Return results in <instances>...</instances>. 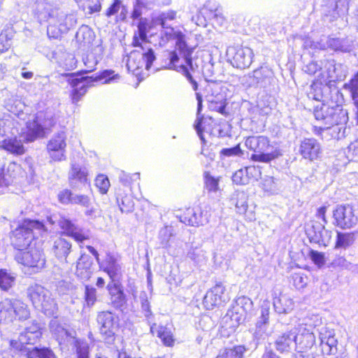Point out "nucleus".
I'll use <instances>...</instances> for the list:
<instances>
[{"mask_svg": "<svg viewBox=\"0 0 358 358\" xmlns=\"http://www.w3.org/2000/svg\"><path fill=\"white\" fill-rule=\"evenodd\" d=\"M176 48L179 52L180 56L184 58L186 64L177 65L179 57L176 51H165L164 56L167 59L168 62H166L164 67L181 73L192 85L193 90L196 91L198 83L192 74L198 67L197 65H194L192 62V54L194 48L187 46L184 36L181 34L177 37Z\"/></svg>", "mask_w": 358, "mask_h": 358, "instance_id": "1", "label": "nucleus"}, {"mask_svg": "<svg viewBox=\"0 0 358 358\" xmlns=\"http://www.w3.org/2000/svg\"><path fill=\"white\" fill-rule=\"evenodd\" d=\"M244 144L254 152L250 157L253 162L269 163L282 155L279 148L266 136H248L245 138Z\"/></svg>", "mask_w": 358, "mask_h": 358, "instance_id": "2", "label": "nucleus"}, {"mask_svg": "<svg viewBox=\"0 0 358 358\" xmlns=\"http://www.w3.org/2000/svg\"><path fill=\"white\" fill-rule=\"evenodd\" d=\"M46 231L43 222L38 220H25L12 233L11 244L18 251L31 246L36 237Z\"/></svg>", "mask_w": 358, "mask_h": 358, "instance_id": "3", "label": "nucleus"}, {"mask_svg": "<svg viewBox=\"0 0 358 358\" xmlns=\"http://www.w3.org/2000/svg\"><path fill=\"white\" fill-rule=\"evenodd\" d=\"M313 113L317 120L324 123V127L319 128L320 131L330 129L334 125L345 124L348 120L347 111L338 104L331 106L320 103L315 107Z\"/></svg>", "mask_w": 358, "mask_h": 358, "instance_id": "4", "label": "nucleus"}, {"mask_svg": "<svg viewBox=\"0 0 358 358\" xmlns=\"http://www.w3.org/2000/svg\"><path fill=\"white\" fill-rule=\"evenodd\" d=\"M27 294L35 308L48 316H52L55 313L57 309V303L50 292L42 285L36 283L29 285L27 289Z\"/></svg>", "mask_w": 358, "mask_h": 358, "instance_id": "5", "label": "nucleus"}, {"mask_svg": "<svg viewBox=\"0 0 358 358\" xmlns=\"http://www.w3.org/2000/svg\"><path fill=\"white\" fill-rule=\"evenodd\" d=\"M104 79L105 83H110L119 79L118 74H114L111 70H105L99 76H86L80 78H75L70 80L69 83L73 88L71 92L72 103L76 104L87 92V88L94 82Z\"/></svg>", "mask_w": 358, "mask_h": 358, "instance_id": "6", "label": "nucleus"}, {"mask_svg": "<svg viewBox=\"0 0 358 358\" xmlns=\"http://www.w3.org/2000/svg\"><path fill=\"white\" fill-rule=\"evenodd\" d=\"M57 122L52 112H39L27 122L26 139L29 142L43 136L45 130L50 129Z\"/></svg>", "mask_w": 358, "mask_h": 358, "instance_id": "7", "label": "nucleus"}, {"mask_svg": "<svg viewBox=\"0 0 358 358\" xmlns=\"http://www.w3.org/2000/svg\"><path fill=\"white\" fill-rule=\"evenodd\" d=\"M29 317L28 306L22 301L7 298L0 302V324H10L16 318L23 320Z\"/></svg>", "mask_w": 358, "mask_h": 358, "instance_id": "8", "label": "nucleus"}, {"mask_svg": "<svg viewBox=\"0 0 358 358\" xmlns=\"http://www.w3.org/2000/svg\"><path fill=\"white\" fill-rule=\"evenodd\" d=\"M140 50H135L128 55L127 67L129 71L135 73V71L142 69L144 66L149 70L155 60L156 57L153 50L143 45L138 46Z\"/></svg>", "mask_w": 358, "mask_h": 358, "instance_id": "9", "label": "nucleus"}, {"mask_svg": "<svg viewBox=\"0 0 358 358\" xmlns=\"http://www.w3.org/2000/svg\"><path fill=\"white\" fill-rule=\"evenodd\" d=\"M324 71L317 77V83L320 85L330 86L336 80H342L347 74V67L334 59H326L322 62Z\"/></svg>", "mask_w": 358, "mask_h": 358, "instance_id": "10", "label": "nucleus"}, {"mask_svg": "<svg viewBox=\"0 0 358 358\" xmlns=\"http://www.w3.org/2000/svg\"><path fill=\"white\" fill-rule=\"evenodd\" d=\"M35 15L40 23L48 22L49 25L47 28V33L49 37L58 38L57 33H52V29L55 27L57 15L59 8L54 6L52 3L46 0H37L35 4Z\"/></svg>", "mask_w": 358, "mask_h": 358, "instance_id": "11", "label": "nucleus"}, {"mask_svg": "<svg viewBox=\"0 0 358 358\" xmlns=\"http://www.w3.org/2000/svg\"><path fill=\"white\" fill-rule=\"evenodd\" d=\"M41 324L36 321L28 324L20 333L17 340H10V350H23L24 346L36 344L42 336Z\"/></svg>", "mask_w": 358, "mask_h": 358, "instance_id": "12", "label": "nucleus"}, {"mask_svg": "<svg viewBox=\"0 0 358 358\" xmlns=\"http://www.w3.org/2000/svg\"><path fill=\"white\" fill-rule=\"evenodd\" d=\"M15 259L22 265L36 273L43 268L45 260L43 252L38 248L29 247L27 251L20 250L15 255Z\"/></svg>", "mask_w": 358, "mask_h": 358, "instance_id": "13", "label": "nucleus"}, {"mask_svg": "<svg viewBox=\"0 0 358 358\" xmlns=\"http://www.w3.org/2000/svg\"><path fill=\"white\" fill-rule=\"evenodd\" d=\"M96 320L100 325V333L105 341L111 343L114 341L115 330L119 327V317L111 311H101Z\"/></svg>", "mask_w": 358, "mask_h": 358, "instance_id": "14", "label": "nucleus"}, {"mask_svg": "<svg viewBox=\"0 0 358 358\" xmlns=\"http://www.w3.org/2000/svg\"><path fill=\"white\" fill-rule=\"evenodd\" d=\"M273 77L271 69L266 66H261L254 70L252 73L244 76L241 82L243 85L248 87H266L268 86Z\"/></svg>", "mask_w": 358, "mask_h": 358, "instance_id": "15", "label": "nucleus"}, {"mask_svg": "<svg viewBox=\"0 0 358 358\" xmlns=\"http://www.w3.org/2000/svg\"><path fill=\"white\" fill-rule=\"evenodd\" d=\"M88 176L89 170L85 164L71 162L68 174L69 182L71 188L81 189L84 187H90Z\"/></svg>", "mask_w": 358, "mask_h": 358, "instance_id": "16", "label": "nucleus"}, {"mask_svg": "<svg viewBox=\"0 0 358 358\" xmlns=\"http://www.w3.org/2000/svg\"><path fill=\"white\" fill-rule=\"evenodd\" d=\"M66 136L64 131L55 134L47 144V151L51 160L61 162L66 159Z\"/></svg>", "mask_w": 358, "mask_h": 358, "instance_id": "17", "label": "nucleus"}, {"mask_svg": "<svg viewBox=\"0 0 358 358\" xmlns=\"http://www.w3.org/2000/svg\"><path fill=\"white\" fill-rule=\"evenodd\" d=\"M333 217L335 224L341 229H350L358 222V217L350 205L338 206L334 210Z\"/></svg>", "mask_w": 358, "mask_h": 358, "instance_id": "18", "label": "nucleus"}, {"mask_svg": "<svg viewBox=\"0 0 358 358\" xmlns=\"http://www.w3.org/2000/svg\"><path fill=\"white\" fill-rule=\"evenodd\" d=\"M350 1L351 0H329L323 8L326 20L333 22L344 17L348 12Z\"/></svg>", "mask_w": 358, "mask_h": 358, "instance_id": "19", "label": "nucleus"}, {"mask_svg": "<svg viewBox=\"0 0 358 358\" xmlns=\"http://www.w3.org/2000/svg\"><path fill=\"white\" fill-rule=\"evenodd\" d=\"M225 287L222 282H216L214 287L208 290L203 297V303L206 309L211 310L215 306H220L229 300V297L225 294Z\"/></svg>", "mask_w": 358, "mask_h": 358, "instance_id": "20", "label": "nucleus"}, {"mask_svg": "<svg viewBox=\"0 0 358 358\" xmlns=\"http://www.w3.org/2000/svg\"><path fill=\"white\" fill-rule=\"evenodd\" d=\"M227 54L231 57V64L238 69L248 68L252 62V50L248 47H230Z\"/></svg>", "mask_w": 358, "mask_h": 358, "instance_id": "21", "label": "nucleus"}, {"mask_svg": "<svg viewBox=\"0 0 358 358\" xmlns=\"http://www.w3.org/2000/svg\"><path fill=\"white\" fill-rule=\"evenodd\" d=\"M299 153L309 162L317 159L322 154L320 143L314 138H305L299 145Z\"/></svg>", "mask_w": 358, "mask_h": 358, "instance_id": "22", "label": "nucleus"}, {"mask_svg": "<svg viewBox=\"0 0 358 358\" xmlns=\"http://www.w3.org/2000/svg\"><path fill=\"white\" fill-rule=\"evenodd\" d=\"M306 233L310 243L324 247L329 243L332 235L331 231L326 229L324 224L319 222L314 223Z\"/></svg>", "mask_w": 358, "mask_h": 358, "instance_id": "23", "label": "nucleus"}, {"mask_svg": "<svg viewBox=\"0 0 358 358\" xmlns=\"http://www.w3.org/2000/svg\"><path fill=\"white\" fill-rule=\"evenodd\" d=\"M307 324H299L294 327V336L296 337V346L301 350L310 349L315 342V336L310 328Z\"/></svg>", "mask_w": 358, "mask_h": 358, "instance_id": "24", "label": "nucleus"}, {"mask_svg": "<svg viewBox=\"0 0 358 358\" xmlns=\"http://www.w3.org/2000/svg\"><path fill=\"white\" fill-rule=\"evenodd\" d=\"M99 268L109 276L110 282H118L122 275V267L117 259L110 254H107L101 262H99Z\"/></svg>", "mask_w": 358, "mask_h": 358, "instance_id": "25", "label": "nucleus"}, {"mask_svg": "<svg viewBox=\"0 0 358 358\" xmlns=\"http://www.w3.org/2000/svg\"><path fill=\"white\" fill-rule=\"evenodd\" d=\"M56 24L52 29V33H57L58 37L60 34L66 33L70 29L74 27L77 23L76 16L73 13L66 14L59 9L55 17Z\"/></svg>", "mask_w": 358, "mask_h": 358, "instance_id": "26", "label": "nucleus"}, {"mask_svg": "<svg viewBox=\"0 0 358 358\" xmlns=\"http://www.w3.org/2000/svg\"><path fill=\"white\" fill-rule=\"evenodd\" d=\"M208 213H205L199 208L187 209L180 217V221L189 226L198 227L208 222Z\"/></svg>", "mask_w": 358, "mask_h": 358, "instance_id": "27", "label": "nucleus"}, {"mask_svg": "<svg viewBox=\"0 0 358 358\" xmlns=\"http://www.w3.org/2000/svg\"><path fill=\"white\" fill-rule=\"evenodd\" d=\"M57 222L61 229L63 230V233L68 236L72 237L76 241L83 242L88 238V236L83 232L82 229L69 218L60 216Z\"/></svg>", "mask_w": 358, "mask_h": 358, "instance_id": "28", "label": "nucleus"}, {"mask_svg": "<svg viewBox=\"0 0 358 358\" xmlns=\"http://www.w3.org/2000/svg\"><path fill=\"white\" fill-rule=\"evenodd\" d=\"M106 289L110 296L112 306L117 310L122 309L127 303V299L119 282H109Z\"/></svg>", "mask_w": 358, "mask_h": 358, "instance_id": "29", "label": "nucleus"}, {"mask_svg": "<svg viewBox=\"0 0 358 358\" xmlns=\"http://www.w3.org/2000/svg\"><path fill=\"white\" fill-rule=\"evenodd\" d=\"M248 194L243 191H236L231 196L230 201L236 206V212L243 214L249 221L255 220L253 211H248Z\"/></svg>", "mask_w": 358, "mask_h": 358, "instance_id": "30", "label": "nucleus"}, {"mask_svg": "<svg viewBox=\"0 0 358 358\" xmlns=\"http://www.w3.org/2000/svg\"><path fill=\"white\" fill-rule=\"evenodd\" d=\"M50 329L52 335L55 337L59 344L61 345L66 343L75 344L76 339L66 329L60 325L57 320H52L50 322Z\"/></svg>", "mask_w": 358, "mask_h": 358, "instance_id": "31", "label": "nucleus"}, {"mask_svg": "<svg viewBox=\"0 0 358 358\" xmlns=\"http://www.w3.org/2000/svg\"><path fill=\"white\" fill-rule=\"evenodd\" d=\"M294 328L279 335L275 341V349L280 352H289L296 348V337Z\"/></svg>", "mask_w": 358, "mask_h": 358, "instance_id": "32", "label": "nucleus"}, {"mask_svg": "<svg viewBox=\"0 0 358 358\" xmlns=\"http://www.w3.org/2000/svg\"><path fill=\"white\" fill-rule=\"evenodd\" d=\"M14 353H20L27 358H56L52 351L48 348H38V347L29 348L24 346L22 350H10Z\"/></svg>", "mask_w": 358, "mask_h": 358, "instance_id": "33", "label": "nucleus"}, {"mask_svg": "<svg viewBox=\"0 0 358 358\" xmlns=\"http://www.w3.org/2000/svg\"><path fill=\"white\" fill-rule=\"evenodd\" d=\"M19 170L20 166L15 162L9 163L6 168L2 167L0 169V188L8 187L13 182Z\"/></svg>", "mask_w": 358, "mask_h": 358, "instance_id": "34", "label": "nucleus"}, {"mask_svg": "<svg viewBox=\"0 0 358 358\" xmlns=\"http://www.w3.org/2000/svg\"><path fill=\"white\" fill-rule=\"evenodd\" d=\"M320 339L323 354L330 355L333 353L334 349L336 350L337 343L334 334L328 331L327 328L322 327L320 331Z\"/></svg>", "mask_w": 358, "mask_h": 358, "instance_id": "35", "label": "nucleus"}, {"mask_svg": "<svg viewBox=\"0 0 358 358\" xmlns=\"http://www.w3.org/2000/svg\"><path fill=\"white\" fill-rule=\"evenodd\" d=\"M71 248L72 245L69 241L60 237L54 241L52 252L57 259H64L68 263L67 257L71 251Z\"/></svg>", "mask_w": 358, "mask_h": 358, "instance_id": "36", "label": "nucleus"}, {"mask_svg": "<svg viewBox=\"0 0 358 358\" xmlns=\"http://www.w3.org/2000/svg\"><path fill=\"white\" fill-rule=\"evenodd\" d=\"M137 27L138 31L135 33L133 37L132 45L134 47H138L143 45L142 43H144L143 46L148 47L147 34L149 29L148 20L146 18H140Z\"/></svg>", "mask_w": 358, "mask_h": 358, "instance_id": "37", "label": "nucleus"}, {"mask_svg": "<svg viewBox=\"0 0 358 358\" xmlns=\"http://www.w3.org/2000/svg\"><path fill=\"white\" fill-rule=\"evenodd\" d=\"M273 305L275 311L278 314L289 313L294 307L293 300L286 294H280L278 297H275Z\"/></svg>", "mask_w": 358, "mask_h": 358, "instance_id": "38", "label": "nucleus"}, {"mask_svg": "<svg viewBox=\"0 0 358 358\" xmlns=\"http://www.w3.org/2000/svg\"><path fill=\"white\" fill-rule=\"evenodd\" d=\"M92 262L87 255H81L77 261L76 274L83 280L89 279L91 275Z\"/></svg>", "mask_w": 358, "mask_h": 358, "instance_id": "39", "label": "nucleus"}, {"mask_svg": "<svg viewBox=\"0 0 358 358\" xmlns=\"http://www.w3.org/2000/svg\"><path fill=\"white\" fill-rule=\"evenodd\" d=\"M330 49L336 52H350L353 50V43L348 38H331Z\"/></svg>", "mask_w": 358, "mask_h": 358, "instance_id": "40", "label": "nucleus"}, {"mask_svg": "<svg viewBox=\"0 0 358 358\" xmlns=\"http://www.w3.org/2000/svg\"><path fill=\"white\" fill-rule=\"evenodd\" d=\"M16 280V275L6 269H0V288L3 291H8L12 288Z\"/></svg>", "mask_w": 358, "mask_h": 358, "instance_id": "41", "label": "nucleus"}, {"mask_svg": "<svg viewBox=\"0 0 358 358\" xmlns=\"http://www.w3.org/2000/svg\"><path fill=\"white\" fill-rule=\"evenodd\" d=\"M0 148L6 150L11 153L17 155H21L24 153V151L23 145L22 144L21 141L17 140L16 138L4 140L1 141Z\"/></svg>", "mask_w": 358, "mask_h": 358, "instance_id": "42", "label": "nucleus"}, {"mask_svg": "<svg viewBox=\"0 0 358 358\" xmlns=\"http://www.w3.org/2000/svg\"><path fill=\"white\" fill-rule=\"evenodd\" d=\"M246 351L243 345H236L232 348H225L220 352L216 358H243Z\"/></svg>", "mask_w": 358, "mask_h": 358, "instance_id": "43", "label": "nucleus"}, {"mask_svg": "<svg viewBox=\"0 0 358 358\" xmlns=\"http://www.w3.org/2000/svg\"><path fill=\"white\" fill-rule=\"evenodd\" d=\"M187 257L191 259L195 265H201L206 262L205 251L199 247L191 246L187 253Z\"/></svg>", "mask_w": 358, "mask_h": 358, "instance_id": "44", "label": "nucleus"}, {"mask_svg": "<svg viewBox=\"0 0 358 358\" xmlns=\"http://www.w3.org/2000/svg\"><path fill=\"white\" fill-rule=\"evenodd\" d=\"M94 38V32L87 27H82L76 34V38L84 46L90 45Z\"/></svg>", "mask_w": 358, "mask_h": 358, "instance_id": "45", "label": "nucleus"}, {"mask_svg": "<svg viewBox=\"0 0 358 358\" xmlns=\"http://www.w3.org/2000/svg\"><path fill=\"white\" fill-rule=\"evenodd\" d=\"M355 235L353 233L337 232L336 248H347L353 244Z\"/></svg>", "mask_w": 358, "mask_h": 358, "instance_id": "46", "label": "nucleus"}, {"mask_svg": "<svg viewBox=\"0 0 358 358\" xmlns=\"http://www.w3.org/2000/svg\"><path fill=\"white\" fill-rule=\"evenodd\" d=\"M117 201L122 213H129L132 211L134 203L130 196L125 195L120 198L118 195L117 196Z\"/></svg>", "mask_w": 358, "mask_h": 358, "instance_id": "47", "label": "nucleus"}, {"mask_svg": "<svg viewBox=\"0 0 358 358\" xmlns=\"http://www.w3.org/2000/svg\"><path fill=\"white\" fill-rule=\"evenodd\" d=\"M343 88L350 93L352 99L358 97V71L348 83L344 84Z\"/></svg>", "mask_w": 358, "mask_h": 358, "instance_id": "48", "label": "nucleus"}, {"mask_svg": "<svg viewBox=\"0 0 358 358\" xmlns=\"http://www.w3.org/2000/svg\"><path fill=\"white\" fill-rule=\"evenodd\" d=\"M220 154L222 159H224V157H242L244 155V151L241 148L240 144H238L232 148H222Z\"/></svg>", "mask_w": 358, "mask_h": 358, "instance_id": "49", "label": "nucleus"}, {"mask_svg": "<svg viewBox=\"0 0 358 358\" xmlns=\"http://www.w3.org/2000/svg\"><path fill=\"white\" fill-rule=\"evenodd\" d=\"M196 97L197 100V119L194 124L195 129L197 131V134L200 138L203 141V136L202 134V130L201 129V122L203 117H200L199 114L202 109V96L199 93H196Z\"/></svg>", "mask_w": 358, "mask_h": 358, "instance_id": "50", "label": "nucleus"}, {"mask_svg": "<svg viewBox=\"0 0 358 358\" xmlns=\"http://www.w3.org/2000/svg\"><path fill=\"white\" fill-rule=\"evenodd\" d=\"M269 320V306L268 303H264L261 308V316L257 322V327L260 330H265V325L268 324Z\"/></svg>", "mask_w": 358, "mask_h": 358, "instance_id": "51", "label": "nucleus"}, {"mask_svg": "<svg viewBox=\"0 0 358 358\" xmlns=\"http://www.w3.org/2000/svg\"><path fill=\"white\" fill-rule=\"evenodd\" d=\"M95 185L101 194H106L110 187V182L107 176L104 174L98 175L95 179Z\"/></svg>", "mask_w": 358, "mask_h": 358, "instance_id": "52", "label": "nucleus"}, {"mask_svg": "<svg viewBox=\"0 0 358 358\" xmlns=\"http://www.w3.org/2000/svg\"><path fill=\"white\" fill-rule=\"evenodd\" d=\"M157 336L160 338L164 345L171 346L173 343V339L171 331L163 326H160L157 331Z\"/></svg>", "mask_w": 358, "mask_h": 358, "instance_id": "53", "label": "nucleus"}, {"mask_svg": "<svg viewBox=\"0 0 358 358\" xmlns=\"http://www.w3.org/2000/svg\"><path fill=\"white\" fill-rule=\"evenodd\" d=\"M6 107L12 113L20 115L24 107V104L18 99H8L6 103Z\"/></svg>", "mask_w": 358, "mask_h": 358, "instance_id": "54", "label": "nucleus"}, {"mask_svg": "<svg viewBox=\"0 0 358 358\" xmlns=\"http://www.w3.org/2000/svg\"><path fill=\"white\" fill-rule=\"evenodd\" d=\"M172 228L165 226L162 228L159 231V238L160 240V245L163 248H166L169 245V241L172 236Z\"/></svg>", "mask_w": 358, "mask_h": 358, "instance_id": "55", "label": "nucleus"}, {"mask_svg": "<svg viewBox=\"0 0 358 358\" xmlns=\"http://www.w3.org/2000/svg\"><path fill=\"white\" fill-rule=\"evenodd\" d=\"M205 187L208 192L215 193L219 191V179L207 173L205 176Z\"/></svg>", "mask_w": 358, "mask_h": 358, "instance_id": "56", "label": "nucleus"}, {"mask_svg": "<svg viewBox=\"0 0 358 358\" xmlns=\"http://www.w3.org/2000/svg\"><path fill=\"white\" fill-rule=\"evenodd\" d=\"M85 300L87 306H92L96 301V290L89 285L85 286Z\"/></svg>", "mask_w": 358, "mask_h": 358, "instance_id": "57", "label": "nucleus"}, {"mask_svg": "<svg viewBox=\"0 0 358 358\" xmlns=\"http://www.w3.org/2000/svg\"><path fill=\"white\" fill-rule=\"evenodd\" d=\"M13 35L6 31H2L0 34V52L7 51L11 46Z\"/></svg>", "mask_w": 358, "mask_h": 358, "instance_id": "58", "label": "nucleus"}, {"mask_svg": "<svg viewBox=\"0 0 358 358\" xmlns=\"http://www.w3.org/2000/svg\"><path fill=\"white\" fill-rule=\"evenodd\" d=\"M140 301L141 304L142 312L143 313L144 316L147 319H150V317L152 315V313L150 309V303L148 299V296L145 292H143L141 293Z\"/></svg>", "mask_w": 358, "mask_h": 358, "instance_id": "59", "label": "nucleus"}, {"mask_svg": "<svg viewBox=\"0 0 358 358\" xmlns=\"http://www.w3.org/2000/svg\"><path fill=\"white\" fill-rule=\"evenodd\" d=\"M331 38L329 36H322L318 41L310 42V48L326 50L330 48V41Z\"/></svg>", "mask_w": 358, "mask_h": 358, "instance_id": "60", "label": "nucleus"}, {"mask_svg": "<svg viewBox=\"0 0 358 358\" xmlns=\"http://www.w3.org/2000/svg\"><path fill=\"white\" fill-rule=\"evenodd\" d=\"M74 345L76 348L78 358H89V347L87 344L76 341Z\"/></svg>", "mask_w": 358, "mask_h": 358, "instance_id": "61", "label": "nucleus"}, {"mask_svg": "<svg viewBox=\"0 0 358 358\" xmlns=\"http://www.w3.org/2000/svg\"><path fill=\"white\" fill-rule=\"evenodd\" d=\"M176 13L173 10H169L167 12L162 13L157 19L158 24L161 25L162 28H165L167 20H173L176 18Z\"/></svg>", "mask_w": 358, "mask_h": 358, "instance_id": "62", "label": "nucleus"}, {"mask_svg": "<svg viewBox=\"0 0 358 358\" xmlns=\"http://www.w3.org/2000/svg\"><path fill=\"white\" fill-rule=\"evenodd\" d=\"M251 168H247L245 170L239 169L232 176V180L236 185H243L247 182V178L245 174Z\"/></svg>", "mask_w": 358, "mask_h": 358, "instance_id": "63", "label": "nucleus"}, {"mask_svg": "<svg viewBox=\"0 0 358 358\" xmlns=\"http://www.w3.org/2000/svg\"><path fill=\"white\" fill-rule=\"evenodd\" d=\"M293 284L296 289H302L308 282L307 277L302 273H294L292 275Z\"/></svg>", "mask_w": 358, "mask_h": 358, "instance_id": "64", "label": "nucleus"}]
</instances>
